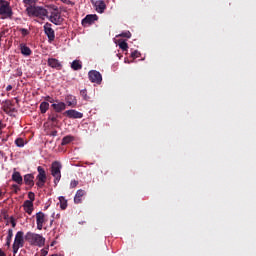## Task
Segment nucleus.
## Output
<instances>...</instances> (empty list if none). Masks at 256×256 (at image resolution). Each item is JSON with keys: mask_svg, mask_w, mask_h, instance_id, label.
<instances>
[{"mask_svg": "<svg viewBox=\"0 0 256 256\" xmlns=\"http://www.w3.org/2000/svg\"><path fill=\"white\" fill-rule=\"evenodd\" d=\"M44 101L46 102V103H55V99H53V97H51V96H45L44 97Z\"/></svg>", "mask_w": 256, "mask_h": 256, "instance_id": "33", "label": "nucleus"}, {"mask_svg": "<svg viewBox=\"0 0 256 256\" xmlns=\"http://www.w3.org/2000/svg\"><path fill=\"white\" fill-rule=\"evenodd\" d=\"M130 57H132V59H139V57H141V52L135 50L131 53Z\"/></svg>", "mask_w": 256, "mask_h": 256, "instance_id": "31", "label": "nucleus"}, {"mask_svg": "<svg viewBox=\"0 0 256 256\" xmlns=\"http://www.w3.org/2000/svg\"><path fill=\"white\" fill-rule=\"evenodd\" d=\"M49 21L54 25H61V23H63V18L61 17L59 8L52 9L50 12Z\"/></svg>", "mask_w": 256, "mask_h": 256, "instance_id": "7", "label": "nucleus"}, {"mask_svg": "<svg viewBox=\"0 0 256 256\" xmlns=\"http://www.w3.org/2000/svg\"><path fill=\"white\" fill-rule=\"evenodd\" d=\"M23 209L25 213H27L28 215H32L34 209L33 202L25 200L23 203Z\"/></svg>", "mask_w": 256, "mask_h": 256, "instance_id": "17", "label": "nucleus"}, {"mask_svg": "<svg viewBox=\"0 0 256 256\" xmlns=\"http://www.w3.org/2000/svg\"><path fill=\"white\" fill-rule=\"evenodd\" d=\"M59 202H60V208L62 210L67 209V200L63 196L59 197Z\"/></svg>", "mask_w": 256, "mask_h": 256, "instance_id": "27", "label": "nucleus"}, {"mask_svg": "<svg viewBox=\"0 0 256 256\" xmlns=\"http://www.w3.org/2000/svg\"><path fill=\"white\" fill-rule=\"evenodd\" d=\"M12 188L14 189L15 193H18V191H21V188L19 187L18 184H13Z\"/></svg>", "mask_w": 256, "mask_h": 256, "instance_id": "39", "label": "nucleus"}, {"mask_svg": "<svg viewBox=\"0 0 256 256\" xmlns=\"http://www.w3.org/2000/svg\"><path fill=\"white\" fill-rule=\"evenodd\" d=\"M4 112L9 114V112H7V110H6V109H4Z\"/></svg>", "mask_w": 256, "mask_h": 256, "instance_id": "47", "label": "nucleus"}, {"mask_svg": "<svg viewBox=\"0 0 256 256\" xmlns=\"http://www.w3.org/2000/svg\"><path fill=\"white\" fill-rule=\"evenodd\" d=\"M23 75V70L21 68L16 69V77H21Z\"/></svg>", "mask_w": 256, "mask_h": 256, "instance_id": "38", "label": "nucleus"}, {"mask_svg": "<svg viewBox=\"0 0 256 256\" xmlns=\"http://www.w3.org/2000/svg\"><path fill=\"white\" fill-rule=\"evenodd\" d=\"M20 33L22 35V37H27V35H29V30H27V28H20Z\"/></svg>", "mask_w": 256, "mask_h": 256, "instance_id": "32", "label": "nucleus"}, {"mask_svg": "<svg viewBox=\"0 0 256 256\" xmlns=\"http://www.w3.org/2000/svg\"><path fill=\"white\" fill-rule=\"evenodd\" d=\"M116 37H124L126 39H131V32L129 30H126V31L121 32L120 34L116 35Z\"/></svg>", "mask_w": 256, "mask_h": 256, "instance_id": "28", "label": "nucleus"}, {"mask_svg": "<svg viewBox=\"0 0 256 256\" xmlns=\"http://www.w3.org/2000/svg\"><path fill=\"white\" fill-rule=\"evenodd\" d=\"M79 185V181L77 180H71L70 182V189H75Z\"/></svg>", "mask_w": 256, "mask_h": 256, "instance_id": "34", "label": "nucleus"}, {"mask_svg": "<svg viewBox=\"0 0 256 256\" xmlns=\"http://www.w3.org/2000/svg\"><path fill=\"white\" fill-rule=\"evenodd\" d=\"M72 141H75V136H72V135L64 136L62 138L61 145L62 146L69 145V143H72Z\"/></svg>", "mask_w": 256, "mask_h": 256, "instance_id": "23", "label": "nucleus"}, {"mask_svg": "<svg viewBox=\"0 0 256 256\" xmlns=\"http://www.w3.org/2000/svg\"><path fill=\"white\" fill-rule=\"evenodd\" d=\"M52 217H55V213L52 214Z\"/></svg>", "mask_w": 256, "mask_h": 256, "instance_id": "49", "label": "nucleus"}, {"mask_svg": "<svg viewBox=\"0 0 256 256\" xmlns=\"http://www.w3.org/2000/svg\"><path fill=\"white\" fill-rule=\"evenodd\" d=\"M46 222H47V215H45V213L41 211L36 213V225L39 231L43 229V224H45Z\"/></svg>", "mask_w": 256, "mask_h": 256, "instance_id": "10", "label": "nucleus"}, {"mask_svg": "<svg viewBox=\"0 0 256 256\" xmlns=\"http://www.w3.org/2000/svg\"><path fill=\"white\" fill-rule=\"evenodd\" d=\"M6 239H8L10 241L13 239V229H8Z\"/></svg>", "mask_w": 256, "mask_h": 256, "instance_id": "35", "label": "nucleus"}, {"mask_svg": "<svg viewBox=\"0 0 256 256\" xmlns=\"http://www.w3.org/2000/svg\"><path fill=\"white\" fill-rule=\"evenodd\" d=\"M25 246V236L23 231H18L15 235V239L12 245L13 255H17L19 253V249Z\"/></svg>", "mask_w": 256, "mask_h": 256, "instance_id": "4", "label": "nucleus"}, {"mask_svg": "<svg viewBox=\"0 0 256 256\" xmlns=\"http://www.w3.org/2000/svg\"><path fill=\"white\" fill-rule=\"evenodd\" d=\"M11 89H13V86L11 84L6 87V91H11Z\"/></svg>", "mask_w": 256, "mask_h": 256, "instance_id": "43", "label": "nucleus"}, {"mask_svg": "<svg viewBox=\"0 0 256 256\" xmlns=\"http://www.w3.org/2000/svg\"><path fill=\"white\" fill-rule=\"evenodd\" d=\"M51 107L55 111V113H63V111L67 109V104L65 102L56 100V103H52Z\"/></svg>", "mask_w": 256, "mask_h": 256, "instance_id": "14", "label": "nucleus"}, {"mask_svg": "<svg viewBox=\"0 0 256 256\" xmlns=\"http://www.w3.org/2000/svg\"><path fill=\"white\" fill-rule=\"evenodd\" d=\"M0 19H13V8L7 0H0Z\"/></svg>", "mask_w": 256, "mask_h": 256, "instance_id": "2", "label": "nucleus"}, {"mask_svg": "<svg viewBox=\"0 0 256 256\" xmlns=\"http://www.w3.org/2000/svg\"><path fill=\"white\" fill-rule=\"evenodd\" d=\"M6 247H11V240L6 239Z\"/></svg>", "mask_w": 256, "mask_h": 256, "instance_id": "42", "label": "nucleus"}, {"mask_svg": "<svg viewBox=\"0 0 256 256\" xmlns=\"http://www.w3.org/2000/svg\"><path fill=\"white\" fill-rule=\"evenodd\" d=\"M37 172L38 174L36 176V186L39 189H43V187H45V183H47V172L42 166L37 167Z\"/></svg>", "mask_w": 256, "mask_h": 256, "instance_id": "6", "label": "nucleus"}, {"mask_svg": "<svg viewBox=\"0 0 256 256\" xmlns=\"http://www.w3.org/2000/svg\"><path fill=\"white\" fill-rule=\"evenodd\" d=\"M57 130H53L51 133H50V135H51V137H57Z\"/></svg>", "mask_w": 256, "mask_h": 256, "instance_id": "41", "label": "nucleus"}, {"mask_svg": "<svg viewBox=\"0 0 256 256\" xmlns=\"http://www.w3.org/2000/svg\"><path fill=\"white\" fill-rule=\"evenodd\" d=\"M98 19L99 16H97V14H88L84 19H82V26L87 27V25H93V23H95V21Z\"/></svg>", "mask_w": 256, "mask_h": 256, "instance_id": "12", "label": "nucleus"}, {"mask_svg": "<svg viewBox=\"0 0 256 256\" xmlns=\"http://www.w3.org/2000/svg\"><path fill=\"white\" fill-rule=\"evenodd\" d=\"M47 63L48 67H51V69H56L57 71L63 69V64H61L57 58H48Z\"/></svg>", "mask_w": 256, "mask_h": 256, "instance_id": "13", "label": "nucleus"}, {"mask_svg": "<svg viewBox=\"0 0 256 256\" xmlns=\"http://www.w3.org/2000/svg\"><path fill=\"white\" fill-rule=\"evenodd\" d=\"M53 221H54V220H51V221H50V225H53Z\"/></svg>", "mask_w": 256, "mask_h": 256, "instance_id": "46", "label": "nucleus"}, {"mask_svg": "<svg viewBox=\"0 0 256 256\" xmlns=\"http://www.w3.org/2000/svg\"><path fill=\"white\" fill-rule=\"evenodd\" d=\"M12 181H14V183H17V185H23V176H21L20 172L15 171L12 174Z\"/></svg>", "mask_w": 256, "mask_h": 256, "instance_id": "19", "label": "nucleus"}, {"mask_svg": "<svg viewBox=\"0 0 256 256\" xmlns=\"http://www.w3.org/2000/svg\"><path fill=\"white\" fill-rule=\"evenodd\" d=\"M48 121L51 123H59V114L51 113L48 115Z\"/></svg>", "mask_w": 256, "mask_h": 256, "instance_id": "25", "label": "nucleus"}, {"mask_svg": "<svg viewBox=\"0 0 256 256\" xmlns=\"http://www.w3.org/2000/svg\"><path fill=\"white\" fill-rule=\"evenodd\" d=\"M37 1L39 0H23V3H25V5H33V3H37Z\"/></svg>", "mask_w": 256, "mask_h": 256, "instance_id": "37", "label": "nucleus"}, {"mask_svg": "<svg viewBox=\"0 0 256 256\" xmlns=\"http://www.w3.org/2000/svg\"><path fill=\"white\" fill-rule=\"evenodd\" d=\"M39 109H40V113H42V115H45V113L49 111V102H45V101L41 102Z\"/></svg>", "mask_w": 256, "mask_h": 256, "instance_id": "24", "label": "nucleus"}, {"mask_svg": "<svg viewBox=\"0 0 256 256\" xmlns=\"http://www.w3.org/2000/svg\"><path fill=\"white\" fill-rule=\"evenodd\" d=\"M28 198H29L30 200H26V201H31V203H33V201H35V193L29 192V193H28Z\"/></svg>", "mask_w": 256, "mask_h": 256, "instance_id": "36", "label": "nucleus"}, {"mask_svg": "<svg viewBox=\"0 0 256 256\" xmlns=\"http://www.w3.org/2000/svg\"><path fill=\"white\" fill-rule=\"evenodd\" d=\"M0 155H3V151H0Z\"/></svg>", "mask_w": 256, "mask_h": 256, "instance_id": "48", "label": "nucleus"}, {"mask_svg": "<svg viewBox=\"0 0 256 256\" xmlns=\"http://www.w3.org/2000/svg\"><path fill=\"white\" fill-rule=\"evenodd\" d=\"M35 176L33 174H26L24 175V183L28 185V187H33L35 185Z\"/></svg>", "mask_w": 256, "mask_h": 256, "instance_id": "18", "label": "nucleus"}, {"mask_svg": "<svg viewBox=\"0 0 256 256\" xmlns=\"http://www.w3.org/2000/svg\"><path fill=\"white\" fill-rule=\"evenodd\" d=\"M25 239L30 245H34V247H45V237L41 234L27 232Z\"/></svg>", "mask_w": 256, "mask_h": 256, "instance_id": "1", "label": "nucleus"}, {"mask_svg": "<svg viewBox=\"0 0 256 256\" xmlns=\"http://www.w3.org/2000/svg\"><path fill=\"white\" fill-rule=\"evenodd\" d=\"M63 115H65V117H68V119H83V113L75 109L66 110Z\"/></svg>", "mask_w": 256, "mask_h": 256, "instance_id": "11", "label": "nucleus"}, {"mask_svg": "<svg viewBox=\"0 0 256 256\" xmlns=\"http://www.w3.org/2000/svg\"><path fill=\"white\" fill-rule=\"evenodd\" d=\"M20 51L24 55V57H29V55H31L32 53L31 48H29L25 44H20Z\"/></svg>", "mask_w": 256, "mask_h": 256, "instance_id": "22", "label": "nucleus"}, {"mask_svg": "<svg viewBox=\"0 0 256 256\" xmlns=\"http://www.w3.org/2000/svg\"><path fill=\"white\" fill-rule=\"evenodd\" d=\"M85 195V190L79 189L77 190L75 196H74V203L79 204L81 201H83V196Z\"/></svg>", "mask_w": 256, "mask_h": 256, "instance_id": "20", "label": "nucleus"}, {"mask_svg": "<svg viewBox=\"0 0 256 256\" xmlns=\"http://www.w3.org/2000/svg\"><path fill=\"white\" fill-rule=\"evenodd\" d=\"M0 104H1V100H0Z\"/></svg>", "mask_w": 256, "mask_h": 256, "instance_id": "50", "label": "nucleus"}, {"mask_svg": "<svg viewBox=\"0 0 256 256\" xmlns=\"http://www.w3.org/2000/svg\"><path fill=\"white\" fill-rule=\"evenodd\" d=\"M28 15H31L32 17H38V19L44 20L46 17H48L49 12L47 9L41 6H31L27 8Z\"/></svg>", "mask_w": 256, "mask_h": 256, "instance_id": "3", "label": "nucleus"}, {"mask_svg": "<svg viewBox=\"0 0 256 256\" xmlns=\"http://www.w3.org/2000/svg\"><path fill=\"white\" fill-rule=\"evenodd\" d=\"M80 95L84 99V101H89V96L87 95V89L81 90Z\"/></svg>", "mask_w": 256, "mask_h": 256, "instance_id": "30", "label": "nucleus"}, {"mask_svg": "<svg viewBox=\"0 0 256 256\" xmlns=\"http://www.w3.org/2000/svg\"><path fill=\"white\" fill-rule=\"evenodd\" d=\"M71 69H73V71H81V69H83V63H81V60H74L71 63Z\"/></svg>", "mask_w": 256, "mask_h": 256, "instance_id": "21", "label": "nucleus"}, {"mask_svg": "<svg viewBox=\"0 0 256 256\" xmlns=\"http://www.w3.org/2000/svg\"><path fill=\"white\" fill-rule=\"evenodd\" d=\"M44 33L48 38L49 43L55 41V30H53L51 23L44 24Z\"/></svg>", "mask_w": 256, "mask_h": 256, "instance_id": "9", "label": "nucleus"}, {"mask_svg": "<svg viewBox=\"0 0 256 256\" xmlns=\"http://www.w3.org/2000/svg\"><path fill=\"white\" fill-rule=\"evenodd\" d=\"M93 7L95 11L98 13H105V9H107V4H105L104 0H96L93 2Z\"/></svg>", "mask_w": 256, "mask_h": 256, "instance_id": "15", "label": "nucleus"}, {"mask_svg": "<svg viewBox=\"0 0 256 256\" xmlns=\"http://www.w3.org/2000/svg\"><path fill=\"white\" fill-rule=\"evenodd\" d=\"M1 195H3V192H2L1 189H0V197H1Z\"/></svg>", "mask_w": 256, "mask_h": 256, "instance_id": "45", "label": "nucleus"}, {"mask_svg": "<svg viewBox=\"0 0 256 256\" xmlns=\"http://www.w3.org/2000/svg\"><path fill=\"white\" fill-rule=\"evenodd\" d=\"M0 256H7L3 250L0 249Z\"/></svg>", "mask_w": 256, "mask_h": 256, "instance_id": "44", "label": "nucleus"}, {"mask_svg": "<svg viewBox=\"0 0 256 256\" xmlns=\"http://www.w3.org/2000/svg\"><path fill=\"white\" fill-rule=\"evenodd\" d=\"M65 101L68 107H77V97L70 94L65 97Z\"/></svg>", "mask_w": 256, "mask_h": 256, "instance_id": "16", "label": "nucleus"}, {"mask_svg": "<svg viewBox=\"0 0 256 256\" xmlns=\"http://www.w3.org/2000/svg\"><path fill=\"white\" fill-rule=\"evenodd\" d=\"M88 79L91 81V83H96V85H101L103 81V76L101 75V72L97 70H90L88 72Z\"/></svg>", "mask_w": 256, "mask_h": 256, "instance_id": "8", "label": "nucleus"}, {"mask_svg": "<svg viewBox=\"0 0 256 256\" xmlns=\"http://www.w3.org/2000/svg\"><path fill=\"white\" fill-rule=\"evenodd\" d=\"M16 147H25V140L23 138H17L15 140Z\"/></svg>", "mask_w": 256, "mask_h": 256, "instance_id": "29", "label": "nucleus"}, {"mask_svg": "<svg viewBox=\"0 0 256 256\" xmlns=\"http://www.w3.org/2000/svg\"><path fill=\"white\" fill-rule=\"evenodd\" d=\"M118 47H120L122 51H127V49H129V44H127V41L125 40H118Z\"/></svg>", "mask_w": 256, "mask_h": 256, "instance_id": "26", "label": "nucleus"}, {"mask_svg": "<svg viewBox=\"0 0 256 256\" xmlns=\"http://www.w3.org/2000/svg\"><path fill=\"white\" fill-rule=\"evenodd\" d=\"M63 168V166L61 165V162L59 161H54L51 164V175L52 177H54V187H57V185H59V181H61V169Z\"/></svg>", "mask_w": 256, "mask_h": 256, "instance_id": "5", "label": "nucleus"}, {"mask_svg": "<svg viewBox=\"0 0 256 256\" xmlns=\"http://www.w3.org/2000/svg\"><path fill=\"white\" fill-rule=\"evenodd\" d=\"M10 223H11L12 227L17 226V222H15V218L13 216L10 217Z\"/></svg>", "mask_w": 256, "mask_h": 256, "instance_id": "40", "label": "nucleus"}]
</instances>
